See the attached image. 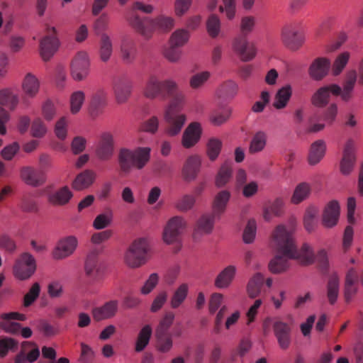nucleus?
Wrapping results in <instances>:
<instances>
[{
	"mask_svg": "<svg viewBox=\"0 0 363 363\" xmlns=\"http://www.w3.org/2000/svg\"><path fill=\"white\" fill-rule=\"evenodd\" d=\"M295 230L294 220L288 225H277L272 235L271 245L279 253L269 263V269L274 274L286 271L289 267V259H297L302 264H310L313 257L308 250V245L303 244L300 250L296 247L293 233Z\"/></svg>",
	"mask_w": 363,
	"mask_h": 363,
	"instance_id": "obj_1",
	"label": "nucleus"
},
{
	"mask_svg": "<svg viewBox=\"0 0 363 363\" xmlns=\"http://www.w3.org/2000/svg\"><path fill=\"white\" fill-rule=\"evenodd\" d=\"M144 95L150 99L161 98L170 99L164 111L179 112L184 103V94L178 84L172 79L160 80L156 75L148 78L144 89Z\"/></svg>",
	"mask_w": 363,
	"mask_h": 363,
	"instance_id": "obj_2",
	"label": "nucleus"
},
{
	"mask_svg": "<svg viewBox=\"0 0 363 363\" xmlns=\"http://www.w3.org/2000/svg\"><path fill=\"white\" fill-rule=\"evenodd\" d=\"M151 149L148 147H139L134 150L121 147L118 153L119 172L122 176L129 174L133 169H143L150 160Z\"/></svg>",
	"mask_w": 363,
	"mask_h": 363,
	"instance_id": "obj_3",
	"label": "nucleus"
},
{
	"mask_svg": "<svg viewBox=\"0 0 363 363\" xmlns=\"http://www.w3.org/2000/svg\"><path fill=\"white\" fill-rule=\"evenodd\" d=\"M130 26L143 37L149 39L155 30L168 32L174 26V20L164 15H160L154 19L148 17H141L133 13L129 20Z\"/></svg>",
	"mask_w": 363,
	"mask_h": 363,
	"instance_id": "obj_4",
	"label": "nucleus"
},
{
	"mask_svg": "<svg viewBox=\"0 0 363 363\" xmlns=\"http://www.w3.org/2000/svg\"><path fill=\"white\" fill-rule=\"evenodd\" d=\"M149 245L146 239L135 240L128 249L125 255V263L132 268L139 267L147 259Z\"/></svg>",
	"mask_w": 363,
	"mask_h": 363,
	"instance_id": "obj_5",
	"label": "nucleus"
},
{
	"mask_svg": "<svg viewBox=\"0 0 363 363\" xmlns=\"http://www.w3.org/2000/svg\"><path fill=\"white\" fill-rule=\"evenodd\" d=\"M283 44L291 50H297L304 43V36L299 30L298 22L286 23L281 33Z\"/></svg>",
	"mask_w": 363,
	"mask_h": 363,
	"instance_id": "obj_6",
	"label": "nucleus"
},
{
	"mask_svg": "<svg viewBox=\"0 0 363 363\" xmlns=\"http://www.w3.org/2000/svg\"><path fill=\"white\" fill-rule=\"evenodd\" d=\"M186 228V220L181 216H174L167 223L163 231L164 242L168 245L180 244L181 238Z\"/></svg>",
	"mask_w": 363,
	"mask_h": 363,
	"instance_id": "obj_7",
	"label": "nucleus"
},
{
	"mask_svg": "<svg viewBox=\"0 0 363 363\" xmlns=\"http://www.w3.org/2000/svg\"><path fill=\"white\" fill-rule=\"evenodd\" d=\"M13 274L20 280L29 279L36 270V262L28 252L23 253L13 266Z\"/></svg>",
	"mask_w": 363,
	"mask_h": 363,
	"instance_id": "obj_8",
	"label": "nucleus"
},
{
	"mask_svg": "<svg viewBox=\"0 0 363 363\" xmlns=\"http://www.w3.org/2000/svg\"><path fill=\"white\" fill-rule=\"evenodd\" d=\"M133 89V82L128 76L121 74L113 80V91L117 104H123L128 101Z\"/></svg>",
	"mask_w": 363,
	"mask_h": 363,
	"instance_id": "obj_9",
	"label": "nucleus"
},
{
	"mask_svg": "<svg viewBox=\"0 0 363 363\" xmlns=\"http://www.w3.org/2000/svg\"><path fill=\"white\" fill-rule=\"evenodd\" d=\"M108 104V92L99 88L91 94L88 104V112L91 118L96 119L101 116Z\"/></svg>",
	"mask_w": 363,
	"mask_h": 363,
	"instance_id": "obj_10",
	"label": "nucleus"
},
{
	"mask_svg": "<svg viewBox=\"0 0 363 363\" xmlns=\"http://www.w3.org/2000/svg\"><path fill=\"white\" fill-rule=\"evenodd\" d=\"M165 133L174 137L179 135L186 121V116L180 112L164 111Z\"/></svg>",
	"mask_w": 363,
	"mask_h": 363,
	"instance_id": "obj_11",
	"label": "nucleus"
},
{
	"mask_svg": "<svg viewBox=\"0 0 363 363\" xmlns=\"http://www.w3.org/2000/svg\"><path fill=\"white\" fill-rule=\"evenodd\" d=\"M233 50L243 62L252 60L257 54V48L254 43L249 42L245 36H238L233 44Z\"/></svg>",
	"mask_w": 363,
	"mask_h": 363,
	"instance_id": "obj_12",
	"label": "nucleus"
},
{
	"mask_svg": "<svg viewBox=\"0 0 363 363\" xmlns=\"http://www.w3.org/2000/svg\"><path fill=\"white\" fill-rule=\"evenodd\" d=\"M89 61L86 52H77L71 63V75L75 81H82L89 74Z\"/></svg>",
	"mask_w": 363,
	"mask_h": 363,
	"instance_id": "obj_13",
	"label": "nucleus"
},
{
	"mask_svg": "<svg viewBox=\"0 0 363 363\" xmlns=\"http://www.w3.org/2000/svg\"><path fill=\"white\" fill-rule=\"evenodd\" d=\"M95 153L96 157L104 161L109 160L114 153V140L109 132H104L99 136L96 145Z\"/></svg>",
	"mask_w": 363,
	"mask_h": 363,
	"instance_id": "obj_14",
	"label": "nucleus"
},
{
	"mask_svg": "<svg viewBox=\"0 0 363 363\" xmlns=\"http://www.w3.org/2000/svg\"><path fill=\"white\" fill-rule=\"evenodd\" d=\"M56 30L54 27L48 28V35L40 42V54L43 60H49L57 52L59 48V40L55 36Z\"/></svg>",
	"mask_w": 363,
	"mask_h": 363,
	"instance_id": "obj_15",
	"label": "nucleus"
},
{
	"mask_svg": "<svg viewBox=\"0 0 363 363\" xmlns=\"http://www.w3.org/2000/svg\"><path fill=\"white\" fill-rule=\"evenodd\" d=\"M77 245V239L73 235L60 239L52 251L53 259L60 260L71 256L75 251Z\"/></svg>",
	"mask_w": 363,
	"mask_h": 363,
	"instance_id": "obj_16",
	"label": "nucleus"
},
{
	"mask_svg": "<svg viewBox=\"0 0 363 363\" xmlns=\"http://www.w3.org/2000/svg\"><path fill=\"white\" fill-rule=\"evenodd\" d=\"M340 92L341 87L335 84L322 86L313 94L311 102L316 107H324L328 104L330 94L334 96H339Z\"/></svg>",
	"mask_w": 363,
	"mask_h": 363,
	"instance_id": "obj_17",
	"label": "nucleus"
},
{
	"mask_svg": "<svg viewBox=\"0 0 363 363\" xmlns=\"http://www.w3.org/2000/svg\"><path fill=\"white\" fill-rule=\"evenodd\" d=\"M273 330L279 347L283 350H287L291 343V327L282 320H276Z\"/></svg>",
	"mask_w": 363,
	"mask_h": 363,
	"instance_id": "obj_18",
	"label": "nucleus"
},
{
	"mask_svg": "<svg viewBox=\"0 0 363 363\" xmlns=\"http://www.w3.org/2000/svg\"><path fill=\"white\" fill-rule=\"evenodd\" d=\"M86 274L92 280L98 281L102 279L104 269L98 260V252L91 251L86 259L84 264Z\"/></svg>",
	"mask_w": 363,
	"mask_h": 363,
	"instance_id": "obj_19",
	"label": "nucleus"
},
{
	"mask_svg": "<svg viewBox=\"0 0 363 363\" xmlns=\"http://www.w3.org/2000/svg\"><path fill=\"white\" fill-rule=\"evenodd\" d=\"M201 167V158L197 155L188 157L183 165L182 174L184 179L186 182L194 181Z\"/></svg>",
	"mask_w": 363,
	"mask_h": 363,
	"instance_id": "obj_20",
	"label": "nucleus"
},
{
	"mask_svg": "<svg viewBox=\"0 0 363 363\" xmlns=\"http://www.w3.org/2000/svg\"><path fill=\"white\" fill-rule=\"evenodd\" d=\"M119 302L118 300H111L100 307L92 309V315L96 321L111 319L113 318L118 311Z\"/></svg>",
	"mask_w": 363,
	"mask_h": 363,
	"instance_id": "obj_21",
	"label": "nucleus"
},
{
	"mask_svg": "<svg viewBox=\"0 0 363 363\" xmlns=\"http://www.w3.org/2000/svg\"><path fill=\"white\" fill-rule=\"evenodd\" d=\"M120 55L124 64L134 63L138 56V48L135 40L129 38H123L120 46Z\"/></svg>",
	"mask_w": 363,
	"mask_h": 363,
	"instance_id": "obj_22",
	"label": "nucleus"
},
{
	"mask_svg": "<svg viewBox=\"0 0 363 363\" xmlns=\"http://www.w3.org/2000/svg\"><path fill=\"white\" fill-rule=\"evenodd\" d=\"M355 162L354 143L349 140L344 148L343 156L340 162V172L342 174L348 175L353 169Z\"/></svg>",
	"mask_w": 363,
	"mask_h": 363,
	"instance_id": "obj_23",
	"label": "nucleus"
},
{
	"mask_svg": "<svg viewBox=\"0 0 363 363\" xmlns=\"http://www.w3.org/2000/svg\"><path fill=\"white\" fill-rule=\"evenodd\" d=\"M357 283L358 272L354 268H350L346 274L344 283V296L347 303L350 302L357 293Z\"/></svg>",
	"mask_w": 363,
	"mask_h": 363,
	"instance_id": "obj_24",
	"label": "nucleus"
},
{
	"mask_svg": "<svg viewBox=\"0 0 363 363\" xmlns=\"http://www.w3.org/2000/svg\"><path fill=\"white\" fill-rule=\"evenodd\" d=\"M330 67V61L326 57H318L311 65L308 72L311 78L321 80L325 77Z\"/></svg>",
	"mask_w": 363,
	"mask_h": 363,
	"instance_id": "obj_25",
	"label": "nucleus"
},
{
	"mask_svg": "<svg viewBox=\"0 0 363 363\" xmlns=\"http://www.w3.org/2000/svg\"><path fill=\"white\" fill-rule=\"evenodd\" d=\"M201 134V125L197 122L190 123L184 130L182 143L185 148L194 146L199 140Z\"/></svg>",
	"mask_w": 363,
	"mask_h": 363,
	"instance_id": "obj_26",
	"label": "nucleus"
},
{
	"mask_svg": "<svg viewBox=\"0 0 363 363\" xmlns=\"http://www.w3.org/2000/svg\"><path fill=\"white\" fill-rule=\"evenodd\" d=\"M340 206L337 201H332L325 206L323 213V224L326 228L335 226L339 219Z\"/></svg>",
	"mask_w": 363,
	"mask_h": 363,
	"instance_id": "obj_27",
	"label": "nucleus"
},
{
	"mask_svg": "<svg viewBox=\"0 0 363 363\" xmlns=\"http://www.w3.org/2000/svg\"><path fill=\"white\" fill-rule=\"evenodd\" d=\"M21 179L28 185L38 186L45 182L43 172L36 171L30 167H24L21 169Z\"/></svg>",
	"mask_w": 363,
	"mask_h": 363,
	"instance_id": "obj_28",
	"label": "nucleus"
},
{
	"mask_svg": "<svg viewBox=\"0 0 363 363\" xmlns=\"http://www.w3.org/2000/svg\"><path fill=\"white\" fill-rule=\"evenodd\" d=\"M236 274V267L228 265L224 268L216 277L214 285L218 289L228 288L233 281Z\"/></svg>",
	"mask_w": 363,
	"mask_h": 363,
	"instance_id": "obj_29",
	"label": "nucleus"
},
{
	"mask_svg": "<svg viewBox=\"0 0 363 363\" xmlns=\"http://www.w3.org/2000/svg\"><path fill=\"white\" fill-rule=\"evenodd\" d=\"M326 151L324 140H318L311 145L308 156V162L311 165H315L323 158Z\"/></svg>",
	"mask_w": 363,
	"mask_h": 363,
	"instance_id": "obj_30",
	"label": "nucleus"
},
{
	"mask_svg": "<svg viewBox=\"0 0 363 363\" xmlns=\"http://www.w3.org/2000/svg\"><path fill=\"white\" fill-rule=\"evenodd\" d=\"M96 173L91 169H86L79 173L72 182V188L80 191L90 186L94 182Z\"/></svg>",
	"mask_w": 363,
	"mask_h": 363,
	"instance_id": "obj_31",
	"label": "nucleus"
},
{
	"mask_svg": "<svg viewBox=\"0 0 363 363\" xmlns=\"http://www.w3.org/2000/svg\"><path fill=\"white\" fill-rule=\"evenodd\" d=\"M73 196L69 189L65 186L58 190L50 193L48 196V201L55 206H64L67 204Z\"/></svg>",
	"mask_w": 363,
	"mask_h": 363,
	"instance_id": "obj_32",
	"label": "nucleus"
},
{
	"mask_svg": "<svg viewBox=\"0 0 363 363\" xmlns=\"http://www.w3.org/2000/svg\"><path fill=\"white\" fill-rule=\"evenodd\" d=\"M264 283V276L259 273H255L248 281L246 290L248 296L251 298L258 297L262 292V288Z\"/></svg>",
	"mask_w": 363,
	"mask_h": 363,
	"instance_id": "obj_33",
	"label": "nucleus"
},
{
	"mask_svg": "<svg viewBox=\"0 0 363 363\" xmlns=\"http://www.w3.org/2000/svg\"><path fill=\"white\" fill-rule=\"evenodd\" d=\"M232 109L228 106H220L213 110L209 117L210 122L215 126H220L225 123L230 118Z\"/></svg>",
	"mask_w": 363,
	"mask_h": 363,
	"instance_id": "obj_34",
	"label": "nucleus"
},
{
	"mask_svg": "<svg viewBox=\"0 0 363 363\" xmlns=\"http://www.w3.org/2000/svg\"><path fill=\"white\" fill-rule=\"evenodd\" d=\"M230 198V194L226 190L218 192L216 196L213 205V214L217 216V218H219L225 212Z\"/></svg>",
	"mask_w": 363,
	"mask_h": 363,
	"instance_id": "obj_35",
	"label": "nucleus"
},
{
	"mask_svg": "<svg viewBox=\"0 0 363 363\" xmlns=\"http://www.w3.org/2000/svg\"><path fill=\"white\" fill-rule=\"evenodd\" d=\"M326 289L328 302L330 305H334L337 300L340 291V278L337 274L330 276Z\"/></svg>",
	"mask_w": 363,
	"mask_h": 363,
	"instance_id": "obj_36",
	"label": "nucleus"
},
{
	"mask_svg": "<svg viewBox=\"0 0 363 363\" xmlns=\"http://www.w3.org/2000/svg\"><path fill=\"white\" fill-rule=\"evenodd\" d=\"M18 101V96L11 88H4L0 90V104L1 106L13 111L16 108Z\"/></svg>",
	"mask_w": 363,
	"mask_h": 363,
	"instance_id": "obj_37",
	"label": "nucleus"
},
{
	"mask_svg": "<svg viewBox=\"0 0 363 363\" xmlns=\"http://www.w3.org/2000/svg\"><path fill=\"white\" fill-rule=\"evenodd\" d=\"M189 294V285L186 283L180 284L173 292L170 298V306L173 309L178 308L186 300Z\"/></svg>",
	"mask_w": 363,
	"mask_h": 363,
	"instance_id": "obj_38",
	"label": "nucleus"
},
{
	"mask_svg": "<svg viewBox=\"0 0 363 363\" xmlns=\"http://www.w3.org/2000/svg\"><path fill=\"white\" fill-rule=\"evenodd\" d=\"M217 216L212 214L203 215L197 221L195 234H209L211 233L215 219Z\"/></svg>",
	"mask_w": 363,
	"mask_h": 363,
	"instance_id": "obj_39",
	"label": "nucleus"
},
{
	"mask_svg": "<svg viewBox=\"0 0 363 363\" xmlns=\"http://www.w3.org/2000/svg\"><path fill=\"white\" fill-rule=\"evenodd\" d=\"M152 334V330L150 325H145L141 328L135 341V352H140L145 349L150 342Z\"/></svg>",
	"mask_w": 363,
	"mask_h": 363,
	"instance_id": "obj_40",
	"label": "nucleus"
},
{
	"mask_svg": "<svg viewBox=\"0 0 363 363\" xmlns=\"http://www.w3.org/2000/svg\"><path fill=\"white\" fill-rule=\"evenodd\" d=\"M267 140V133L264 131L257 132L252 138V140L249 146V152L251 154H255L262 151L266 145Z\"/></svg>",
	"mask_w": 363,
	"mask_h": 363,
	"instance_id": "obj_41",
	"label": "nucleus"
},
{
	"mask_svg": "<svg viewBox=\"0 0 363 363\" xmlns=\"http://www.w3.org/2000/svg\"><path fill=\"white\" fill-rule=\"evenodd\" d=\"M39 87L38 79L30 73L27 74L22 84L24 94L29 97H34L38 92Z\"/></svg>",
	"mask_w": 363,
	"mask_h": 363,
	"instance_id": "obj_42",
	"label": "nucleus"
},
{
	"mask_svg": "<svg viewBox=\"0 0 363 363\" xmlns=\"http://www.w3.org/2000/svg\"><path fill=\"white\" fill-rule=\"evenodd\" d=\"M156 349L162 353L169 352L173 347V340L170 333H155Z\"/></svg>",
	"mask_w": 363,
	"mask_h": 363,
	"instance_id": "obj_43",
	"label": "nucleus"
},
{
	"mask_svg": "<svg viewBox=\"0 0 363 363\" xmlns=\"http://www.w3.org/2000/svg\"><path fill=\"white\" fill-rule=\"evenodd\" d=\"M291 88L289 85L283 86L277 92L273 106L277 109L285 108L291 96Z\"/></svg>",
	"mask_w": 363,
	"mask_h": 363,
	"instance_id": "obj_44",
	"label": "nucleus"
},
{
	"mask_svg": "<svg viewBox=\"0 0 363 363\" xmlns=\"http://www.w3.org/2000/svg\"><path fill=\"white\" fill-rule=\"evenodd\" d=\"M357 81V73L354 70H352L348 72L347 79L343 85V89H341L340 95L342 99L345 101H348L351 96L353 91L354 84Z\"/></svg>",
	"mask_w": 363,
	"mask_h": 363,
	"instance_id": "obj_45",
	"label": "nucleus"
},
{
	"mask_svg": "<svg viewBox=\"0 0 363 363\" xmlns=\"http://www.w3.org/2000/svg\"><path fill=\"white\" fill-rule=\"evenodd\" d=\"M238 91V85L236 82L229 80L224 82L217 91V95L220 99H232Z\"/></svg>",
	"mask_w": 363,
	"mask_h": 363,
	"instance_id": "obj_46",
	"label": "nucleus"
},
{
	"mask_svg": "<svg viewBox=\"0 0 363 363\" xmlns=\"http://www.w3.org/2000/svg\"><path fill=\"white\" fill-rule=\"evenodd\" d=\"M113 45L111 38L106 33H103L100 38V58L103 62H107L112 54Z\"/></svg>",
	"mask_w": 363,
	"mask_h": 363,
	"instance_id": "obj_47",
	"label": "nucleus"
},
{
	"mask_svg": "<svg viewBox=\"0 0 363 363\" xmlns=\"http://www.w3.org/2000/svg\"><path fill=\"white\" fill-rule=\"evenodd\" d=\"M282 201L276 199L273 203L265 206L263 210V218L266 221H270L273 216H280L282 213Z\"/></svg>",
	"mask_w": 363,
	"mask_h": 363,
	"instance_id": "obj_48",
	"label": "nucleus"
},
{
	"mask_svg": "<svg viewBox=\"0 0 363 363\" xmlns=\"http://www.w3.org/2000/svg\"><path fill=\"white\" fill-rule=\"evenodd\" d=\"M311 193V186L306 182L300 183L294 189L291 202L298 204L307 199Z\"/></svg>",
	"mask_w": 363,
	"mask_h": 363,
	"instance_id": "obj_49",
	"label": "nucleus"
},
{
	"mask_svg": "<svg viewBox=\"0 0 363 363\" xmlns=\"http://www.w3.org/2000/svg\"><path fill=\"white\" fill-rule=\"evenodd\" d=\"M189 34L186 30L177 29L171 35L169 44L179 48L184 46L189 40Z\"/></svg>",
	"mask_w": 363,
	"mask_h": 363,
	"instance_id": "obj_50",
	"label": "nucleus"
},
{
	"mask_svg": "<svg viewBox=\"0 0 363 363\" xmlns=\"http://www.w3.org/2000/svg\"><path fill=\"white\" fill-rule=\"evenodd\" d=\"M350 57L349 52H343L337 56L332 67L333 75H339L342 72L349 61Z\"/></svg>",
	"mask_w": 363,
	"mask_h": 363,
	"instance_id": "obj_51",
	"label": "nucleus"
},
{
	"mask_svg": "<svg viewBox=\"0 0 363 363\" xmlns=\"http://www.w3.org/2000/svg\"><path fill=\"white\" fill-rule=\"evenodd\" d=\"M85 100V94L82 91H76L70 96V110L73 114L77 113Z\"/></svg>",
	"mask_w": 363,
	"mask_h": 363,
	"instance_id": "obj_52",
	"label": "nucleus"
},
{
	"mask_svg": "<svg viewBox=\"0 0 363 363\" xmlns=\"http://www.w3.org/2000/svg\"><path fill=\"white\" fill-rule=\"evenodd\" d=\"M113 220V213L111 211L99 214L93 222V227L96 230H101L109 226Z\"/></svg>",
	"mask_w": 363,
	"mask_h": 363,
	"instance_id": "obj_53",
	"label": "nucleus"
},
{
	"mask_svg": "<svg viewBox=\"0 0 363 363\" xmlns=\"http://www.w3.org/2000/svg\"><path fill=\"white\" fill-rule=\"evenodd\" d=\"M232 175V168L228 164H224L221 166L216 179V185L218 187H222L225 186L230 180Z\"/></svg>",
	"mask_w": 363,
	"mask_h": 363,
	"instance_id": "obj_54",
	"label": "nucleus"
},
{
	"mask_svg": "<svg viewBox=\"0 0 363 363\" xmlns=\"http://www.w3.org/2000/svg\"><path fill=\"white\" fill-rule=\"evenodd\" d=\"M37 330L45 337H52L57 334L58 330L48 320L40 319L35 323Z\"/></svg>",
	"mask_w": 363,
	"mask_h": 363,
	"instance_id": "obj_55",
	"label": "nucleus"
},
{
	"mask_svg": "<svg viewBox=\"0 0 363 363\" xmlns=\"http://www.w3.org/2000/svg\"><path fill=\"white\" fill-rule=\"evenodd\" d=\"M207 32L211 38H216L220 30V21L217 16L211 14L206 21Z\"/></svg>",
	"mask_w": 363,
	"mask_h": 363,
	"instance_id": "obj_56",
	"label": "nucleus"
},
{
	"mask_svg": "<svg viewBox=\"0 0 363 363\" xmlns=\"http://www.w3.org/2000/svg\"><path fill=\"white\" fill-rule=\"evenodd\" d=\"M222 142L217 138H211L207 143V155L211 161H214L220 154Z\"/></svg>",
	"mask_w": 363,
	"mask_h": 363,
	"instance_id": "obj_57",
	"label": "nucleus"
},
{
	"mask_svg": "<svg viewBox=\"0 0 363 363\" xmlns=\"http://www.w3.org/2000/svg\"><path fill=\"white\" fill-rule=\"evenodd\" d=\"M20 207L23 211L28 213H35L38 210L37 202L30 194L23 196Z\"/></svg>",
	"mask_w": 363,
	"mask_h": 363,
	"instance_id": "obj_58",
	"label": "nucleus"
},
{
	"mask_svg": "<svg viewBox=\"0 0 363 363\" xmlns=\"http://www.w3.org/2000/svg\"><path fill=\"white\" fill-rule=\"evenodd\" d=\"M40 292V286L38 283H34L28 292L23 297V306L28 307L38 298Z\"/></svg>",
	"mask_w": 363,
	"mask_h": 363,
	"instance_id": "obj_59",
	"label": "nucleus"
},
{
	"mask_svg": "<svg viewBox=\"0 0 363 363\" xmlns=\"http://www.w3.org/2000/svg\"><path fill=\"white\" fill-rule=\"evenodd\" d=\"M318 215L316 208L311 207L307 209L304 216V226L307 231H312L316 224L315 218Z\"/></svg>",
	"mask_w": 363,
	"mask_h": 363,
	"instance_id": "obj_60",
	"label": "nucleus"
},
{
	"mask_svg": "<svg viewBox=\"0 0 363 363\" xmlns=\"http://www.w3.org/2000/svg\"><path fill=\"white\" fill-rule=\"evenodd\" d=\"M257 232V223L255 219H250L243 232V240L245 243L254 241Z\"/></svg>",
	"mask_w": 363,
	"mask_h": 363,
	"instance_id": "obj_61",
	"label": "nucleus"
},
{
	"mask_svg": "<svg viewBox=\"0 0 363 363\" xmlns=\"http://www.w3.org/2000/svg\"><path fill=\"white\" fill-rule=\"evenodd\" d=\"M211 74L205 71L194 74L189 80L190 86L192 89H198L203 86L209 79Z\"/></svg>",
	"mask_w": 363,
	"mask_h": 363,
	"instance_id": "obj_62",
	"label": "nucleus"
},
{
	"mask_svg": "<svg viewBox=\"0 0 363 363\" xmlns=\"http://www.w3.org/2000/svg\"><path fill=\"white\" fill-rule=\"evenodd\" d=\"M255 25V19L253 16H245L242 18L240 22V32L239 36H245L249 35L254 29Z\"/></svg>",
	"mask_w": 363,
	"mask_h": 363,
	"instance_id": "obj_63",
	"label": "nucleus"
},
{
	"mask_svg": "<svg viewBox=\"0 0 363 363\" xmlns=\"http://www.w3.org/2000/svg\"><path fill=\"white\" fill-rule=\"evenodd\" d=\"M182 53L179 47L169 44V46L165 49L164 55L168 61L176 63L179 61Z\"/></svg>",
	"mask_w": 363,
	"mask_h": 363,
	"instance_id": "obj_64",
	"label": "nucleus"
}]
</instances>
